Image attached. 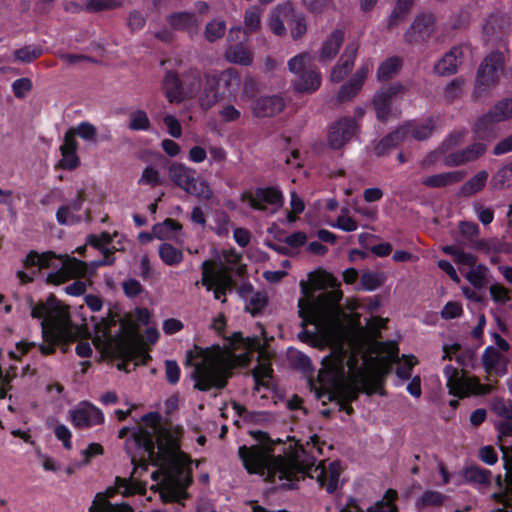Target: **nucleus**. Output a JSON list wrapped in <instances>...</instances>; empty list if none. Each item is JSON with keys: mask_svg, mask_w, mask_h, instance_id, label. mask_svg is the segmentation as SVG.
<instances>
[{"mask_svg": "<svg viewBox=\"0 0 512 512\" xmlns=\"http://www.w3.org/2000/svg\"><path fill=\"white\" fill-rule=\"evenodd\" d=\"M358 48V43H348L335 66L339 68L341 67L343 68V70H347L348 72H350L354 66V61L357 56Z\"/></svg>", "mask_w": 512, "mask_h": 512, "instance_id": "79ce46f5", "label": "nucleus"}, {"mask_svg": "<svg viewBox=\"0 0 512 512\" xmlns=\"http://www.w3.org/2000/svg\"><path fill=\"white\" fill-rule=\"evenodd\" d=\"M486 145L481 142H475L466 148L462 149L464 153V157L468 162H472L477 160L479 157H481L486 152Z\"/></svg>", "mask_w": 512, "mask_h": 512, "instance_id": "338daca9", "label": "nucleus"}, {"mask_svg": "<svg viewBox=\"0 0 512 512\" xmlns=\"http://www.w3.org/2000/svg\"><path fill=\"white\" fill-rule=\"evenodd\" d=\"M226 31V23L224 20L214 19L206 24L205 38L209 42H215L222 38Z\"/></svg>", "mask_w": 512, "mask_h": 512, "instance_id": "864d4df0", "label": "nucleus"}, {"mask_svg": "<svg viewBox=\"0 0 512 512\" xmlns=\"http://www.w3.org/2000/svg\"><path fill=\"white\" fill-rule=\"evenodd\" d=\"M464 177V171H450L428 176L422 183L429 188H443L461 182Z\"/></svg>", "mask_w": 512, "mask_h": 512, "instance_id": "393cba45", "label": "nucleus"}, {"mask_svg": "<svg viewBox=\"0 0 512 512\" xmlns=\"http://www.w3.org/2000/svg\"><path fill=\"white\" fill-rule=\"evenodd\" d=\"M150 126L149 117L144 110L138 109L130 113L129 129L133 131H148Z\"/></svg>", "mask_w": 512, "mask_h": 512, "instance_id": "49530a36", "label": "nucleus"}, {"mask_svg": "<svg viewBox=\"0 0 512 512\" xmlns=\"http://www.w3.org/2000/svg\"><path fill=\"white\" fill-rule=\"evenodd\" d=\"M494 120L502 122L512 117V99L504 98L497 102L493 109L490 110Z\"/></svg>", "mask_w": 512, "mask_h": 512, "instance_id": "603ef678", "label": "nucleus"}, {"mask_svg": "<svg viewBox=\"0 0 512 512\" xmlns=\"http://www.w3.org/2000/svg\"><path fill=\"white\" fill-rule=\"evenodd\" d=\"M169 25L175 30H187L194 26L196 19L192 12H176L167 19Z\"/></svg>", "mask_w": 512, "mask_h": 512, "instance_id": "ea45409f", "label": "nucleus"}, {"mask_svg": "<svg viewBox=\"0 0 512 512\" xmlns=\"http://www.w3.org/2000/svg\"><path fill=\"white\" fill-rule=\"evenodd\" d=\"M185 98L195 97L202 86V75L198 69H190L183 76Z\"/></svg>", "mask_w": 512, "mask_h": 512, "instance_id": "f704fd0d", "label": "nucleus"}, {"mask_svg": "<svg viewBox=\"0 0 512 512\" xmlns=\"http://www.w3.org/2000/svg\"><path fill=\"white\" fill-rule=\"evenodd\" d=\"M463 477L466 483L489 486L492 473L490 470L478 465H469L463 469Z\"/></svg>", "mask_w": 512, "mask_h": 512, "instance_id": "cd10ccee", "label": "nucleus"}, {"mask_svg": "<svg viewBox=\"0 0 512 512\" xmlns=\"http://www.w3.org/2000/svg\"><path fill=\"white\" fill-rule=\"evenodd\" d=\"M507 25V19L504 14L499 12L491 13L483 24V31L490 37L496 33L502 32Z\"/></svg>", "mask_w": 512, "mask_h": 512, "instance_id": "58836bf2", "label": "nucleus"}, {"mask_svg": "<svg viewBox=\"0 0 512 512\" xmlns=\"http://www.w3.org/2000/svg\"><path fill=\"white\" fill-rule=\"evenodd\" d=\"M464 46H454L435 64L434 71L440 76H449L457 72L464 59Z\"/></svg>", "mask_w": 512, "mask_h": 512, "instance_id": "aec40b11", "label": "nucleus"}, {"mask_svg": "<svg viewBox=\"0 0 512 512\" xmlns=\"http://www.w3.org/2000/svg\"><path fill=\"white\" fill-rule=\"evenodd\" d=\"M268 305V296L265 292H256L246 304L245 310L252 316H258L262 313L263 309Z\"/></svg>", "mask_w": 512, "mask_h": 512, "instance_id": "de8ad7c7", "label": "nucleus"}, {"mask_svg": "<svg viewBox=\"0 0 512 512\" xmlns=\"http://www.w3.org/2000/svg\"><path fill=\"white\" fill-rule=\"evenodd\" d=\"M368 74V66L362 65L352 75L348 82L344 83L338 93L337 100L341 103L350 101L362 89Z\"/></svg>", "mask_w": 512, "mask_h": 512, "instance_id": "412c9836", "label": "nucleus"}, {"mask_svg": "<svg viewBox=\"0 0 512 512\" xmlns=\"http://www.w3.org/2000/svg\"><path fill=\"white\" fill-rule=\"evenodd\" d=\"M290 14H293V4L291 2H286L276 7L269 23L270 29L275 35L281 36L285 33L284 20L288 21Z\"/></svg>", "mask_w": 512, "mask_h": 512, "instance_id": "a878e982", "label": "nucleus"}, {"mask_svg": "<svg viewBox=\"0 0 512 512\" xmlns=\"http://www.w3.org/2000/svg\"><path fill=\"white\" fill-rule=\"evenodd\" d=\"M225 59L234 64L249 66L253 62V55L244 43L229 45L225 50Z\"/></svg>", "mask_w": 512, "mask_h": 512, "instance_id": "bb28decb", "label": "nucleus"}, {"mask_svg": "<svg viewBox=\"0 0 512 512\" xmlns=\"http://www.w3.org/2000/svg\"><path fill=\"white\" fill-rule=\"evenodd\" d=\"M62 263L65 266L68 274L71 275V279L82 278L88 274V264L83 260L66 256Z\"/></svg>", "mask_w": 512, "mask_h": 512, "instance_id": "a19ab883", "label": "nucleus"}, {"mask_svg": "<svg viewBox=\"0 0 512 512\" xmlns=\"http://www.w3.org/2000/svg\"><path fill=\"white\" fill-rule=\"evenodd\" d=\"M70 421L77 428H90L104 422L103 412L93 404L82 402L70 412Z\"/></svg>", "mask_w": 512, "mask_h": 512, "instance_id": "dca6fc26", "label": "nucleus"}, {"mask_svg": "<svg viewBox=\"0 0 512 512\" xmlns=\"http://www.w3.org/2000/svg\"><path fill=\"white\" fill-rule=\"evenodd\" d=\"M505 474V489L499 492H494L491 497L505 508H512V464L504 462Z\"/></svg>", "mask_w": 512, "mask_h": 512, "instance_id": "c756f323", "label": "nucleus"}, {"mask_svg": "<svg viewBox=\"0 0 512 512\" xmlns=\"http://www.w3.org/2000/svg\"><path fill=\"white\" fill-rule=\"evenodd\" d=\"M183 430L180 426L159 428L157 433H153L144 427H137L132 431V438L135 446L142 452L143 459L138 464L135 457H131V462L135 469L142 467L147 469L148 463L153 466H159L163 462L171 459L180 449V438Z\"/></svg>", "mask_w": 512, "mask_h": 512, "instance_id": "7ed1b4c3", "label": "nucleus"}, {"mask_svg": "<svg viewBox=\"0 0 512 512\" xmlns=\"http://www.w3.org/2000/svg\"><path fill=\"white\" fill-rule=\"evenodd\" d=\"M56 220L60 225H72L80 222L81 216L74 214L70 206L62 205L56 211Z\"/></svg>", "mask_w": 512, "mask_h": 512, "instance_id": "13d9d810", "label": "nucleus"}, {"mask_svg": "<svg viewBox=\"0 0 512 512\" xmlns=\"http://www.w3.org/2000/svg\"><path fill=\"white\" fill-rule=\"evenodd\" d=\"M62 158L59 160L57 167L72 171L80 165V158L76 151H64L60 150Z\"/></svg>", "mask_w": 512, "mask_h": 512, "instance_id": "4d7b16f0", "label": "nucleus"}, {"mask_svg": "<svg viewBox=\"0 0 512 512\" xmlns=\"http://www.w3.org/2000/svg\"><path fill=\"white\" fill-rule=\"evenodd\" d=\"M43 54V49L36 45H26L14 51V57L17 61L23 63H32L40 58Z\"/></svg>", "mask_w": 512, "mask_h": 512, "instance_id": "37998d69", "label": "nucleus"}, {"mask_svg": "<svg viewBox=\"0 0 512 512\" xmlns=\"http://www.w3.org/2000/svg\"><path fill=\"white\" fill-rule=\"evenodd\" d=\"M502 355L499 350L494 346H488L485 348L482 355V362L487 372L495 371L501 361Z\"/></svg>", "mask_w": 512, "mask_h": 512, "instance_id": "8fccbe9b", "label": "nucleus"}, {"mask_svg": "<svg viewBox=\"0 0 512 512\" xmlns=\"http://www.w3.org/2000/svg\"><path fill=\"white\" fill-rule=\"evenodd\" d=\"M496 123L498 121L494 120L492 113L489 111L476 120L473 131L479 138H488L493 134Z\"/></svg>", "mask_w": 512, "mask_h": 512, "instance_id": "e433bc0d", "label": "nucleus"}, {"mask_svg": "<svg viewBox=\"0 0 512 512\" xmlns=\"http://www.w3.org/2000/svg\"><path fill=\"white\" fill-rule=\"evenodd\" d=\"M120 6V0H85L84 10L90 13H98L113 10Z\"/></svg>", "mask_w": 512, "mask_h": 512, "instance_id": "09e8293b", "label": "nucleus"}, {"mask_svg": "<svg viewBox=\"0 0 512 512\" xmlns=\"http://www.w3.org/2000/svg\"><path fill=\"white\" fill-rule=\"evenodd\" d=\"M43 343L38 345L42 355H52L56 352L59 345H65L73 342L76 335L68 328L55 319H44L41 321Z\"/></svg>", "mask_w": 512, "mask_h": 512, "instance_id": "9b49d317", "label": "nucleus"}, {"mask_svg": "<svg viewBox=\"0 0 512 512\" xmlns=\"http://www.w3.org/2000/svg\"><path fill=\"white\" fill-rule=\"evenodd\" d=\"M194 351L187 352V362L192 358H203L202 362L195 364L192 373L194 388L199 391H210L211 389H223L232 376V370L235 366L231 358L211 357L209 349L194 346Z\"/></svg>", "mask_w": 512, "mask_h": 512, "instance_id": "20e7f679", "label": "nucleus"}, {"mask_svg": "<svg viewBox=\"0 0 512 512\" xmlns=\"http://www.w3.org/2000/svg\"><path fill=\"white\" fill-rule=\"evenodd\" d=\"M285 108L284 99L279 95L262 96L251 104L252 114L256 118L273 117Z\"/></svg>", "mask_w": 512, "mask_h": 512, "instance_id": "f3484780", "label": "nucleus"}, {"mask_svg": "<svg viewBox=\"0 0 512 512\" xmlns=\"http://www.w3.org/2000/svg\"><path fill=\"white\" fill-rule=\"evenodd\" d=\"M401 126H408V136H411L412 138L418 141L428 139L435 128L434 120L431 117L425 119L422 122H406Z\"/></svg>", "mask_w": 512, "mask_h": 512, "instance_id": "c85d7f7f", "label": "nucleus"}, {"mask_svg": "<svg viewBox=\"0 0 512 512\" xmlns=\"http://www.w3.org/2000/svg\"><path fill=\"white\" fill-rule=\"evenodd\" d=\"M484 270L485 267L480 264L476 268L472 267L466 274V279L476 289H481L485 286L486 276Z\"/></svg>", "mask_w": 512, "mask_h": 512, "instance_id": "bf43d9fd", "label": "nucleus"}, {"mask_svg": "<svg viewBox=\"0 0 512 512\" xmlns=\"http://www.w3.org/2000/svg\"><path fill=\"white\" fill-rule=\"evenodd\" d=\"M403 89L404 87L400 83H393L375 93L372 104L379 121L384 123L389 119L392 100L402 93Z\"/></svg>", "mask_w": 512, "mask_h": 512, "instance_id": "2eb2a0df", "label": "nucleus"}, {"mask_svg": "<svg viewBox=\"0 0 512 512\" xmlns=\"http://www.w3.org/2000/svg\"><path fill=\"white\" fill-rule=\"evenodd\" d=\"M446 378V386L450 395L458 398H465L472 394H480L482 385L479 379L471 376L464 369L459 370L453 365H446L443 369Z\"/></svg>", "mask_w": 512, "mask_h": 512, "instance_id": "9d476101", "label": "nucleus"}, {"mask_svg": "<svg viewBox=\"0 0 512 512\" xmlns=\"http://www.w3.org/2000/svg\"><path fill=\"white\" fill-rule=\"evenodd\" d=\"M495 189H503L512 186V162L500 168L491 180Z\"/></svg>", "mask_w": 512, "mask_h": 512, "instance_id": "a18cd8bd", "label": "nucleus"}, {"mask_svg": "<svg viewBox=\"0 0 512 512\" xmlns=\"http://www.w3.org/2000/svg\"><path fill=\"white\" fill-rule=\"evenodd\" d=\"M245 29L251 34L259 30L261 25L260 9L256 6L245 11L244 14Z\"/></svg>", "mask_w": 512, "mask_h": 512, "instance_id": "5fc2aeb1", "label": "nucleus"}, {"mask_svg": "<svg viewBox=\"0 0 512 512\" xmlns=\"http://www.w3.org/2000/svg\"><path fill=\"white\" fill-rule=\"evenodd\" d=\"M359 124L355 118L342 117L331 125L328 132V144L333 150L343 148L359 131Z\"/></svg>", "mask_w": 512, "mask_h": 512, "instance_id": "ddd939ff", "label": "nucleus"}, {"mask_svg": "<svg viewBox=\"0 0 512 512\" xmlns=\"http://www.w3.org/2000/svg\"><path fill=\"white\" fill-rule=\"evenodd\" d=\"M242 202H248L249 206L256 211H265V204L281 207L283 205V194L276 187H258L255 193L245 191L240 197Z\"/></svg>", "mask_w": 512, "mask_h": 512, "instance_id": "f8f14e48", "label": "nucleus"}, {"mask_svg": "<svg viewBox=\"0 0 512 512\" xmlns=\"http://www.w3.org/2000/svg\"><path fill=\"white\" fill-rule=\"evenodd\" d=\"M313 57L310 53H300L288 61L290 72L296 75L294 88L300 93L315 92L321 85V74L318 68L312 64Z\"/></svg>", "mask_w": 512, "mask_h": 512, "instance_id": "0eeeda50", "label": "nucleus"}, {"mask_svg": "<svg viewBox=\"0 0 512 512\" xmlns=\"http://www.w3.org/2000/svg\"><path fill=\"white\" fill-rule=\"evenodd\" d=\"M440 314L445 320L456 319L463 314V308L461 303L457 301H449L444 305Z\"/></svg>", "mask_w": 512, "mask_h": 512, "instance_id": "0e129e2a", "label": "nucleus"}, {"mask_svg": "<svg viewBox=\"0 0 512 512\" xmlns=\"http://www.w3.org/2000/svg\"><path fill=\"white\" fill-rule=\"evenodd\" d=\"M181 376V369L178 363L175 360H166L165 361V377L166 381L175 385L179 382Z\"/></svg>", "mask_w": 512, "mask_h": 512, "instance_id": "69168bd1", "label": "nucleus"}, {"mask_svg": "<svg viewBox=\"0 0 512 512\" xmlns=\"http://www.w3.org/2000/svg\"><path fill=\"white\" fill-rule=\"evenodd\" d=\"M138 492V487L131 480L116 477L115 486L107 488L104 493H97L91 506H96L97 512H134L127 503L112 504L109 499L117 493L128 497Z\"/></svg>", "mask_w": 512, "mask_h": 512, "instance_id": "6e6552de", "label": "nucleus"}, {"mask_svg": "<svg viewBox=\"0 0 512 512\" xmlns=\"http://www.w3.org/2000/svg\"><path fill=\"white\" fill-rule=\"evenodd\" d=\"M435 30V17L431 13L418 14L404 33L409 44L421 43L430 38Z\"/></svg>", "mask_w": 512, "mask_h": 512, "instance_id": "4468645a", "label": "nucleus"}, {"mask_svg": "<svg viewBox=\"0 0 512 512\" xmlns=\"http://www.w3.org/2000/svg\"><path fill=\"white\" fill-rule=\"evenodd\" d=\"M382 278L379 273L365 272L361 276V288L364 291H374L382 285Z\"/></svg>", "mask_w": 512, "mask_h": 512, "instance_id": "052dcab7", "label": "nucleus"}, {"mask_svg": "<svg viewBox=\"0 0 512 512\" xmlns=\"http://www.w3.org/2000/svg\"><path fill=\"white\" fill-rule=\"evenodd\" d=\"M31 317L36 319H53L51 312L57 307V299L53 294H50L46 302L39 301L34 303L33 299L30 298Z\"/></svg>", "mask_w": 512, "mask_h": 512, "instance_id": "473e14b6", "label": "nucleus"}, {"mask_svg": "<svg viewBox=\"0 0 512 512\" xmlns=\"http://www.w3.org/2000/svg\"><path fill=\"white\" fill-rule=\"evenodd\" d=\"M408 126H399L381 138L374 146V154L383 157L398 147L408 137Z\"/></svg>", "mask_w": 512, "mask_h": 512, "instance_id": "4be33fe9", "label": "nucleus"}, {"mask_svg": "<svg viewBox=\"0 0 512 512\" xmlns=\"http://www.w3.org/2000/svg\"><path fill=\"white\" fill-rule=\"evenodd\" d=\"M253 437L261 444L251 446L241 445L238 448V456L243 467L248 474H257L264 477L266 482H280V487L286 490L298 488V483L306 476H311L314 470L319 474L317 481L321 487H325L327 493L332 494L338 488L340 477V466L337 461L329 465V475H326V468L323 463L316 465L317 458L309 451L315 449L322 455V445L317 434L309 437L306 444L297 441L294 445H289L283 451V454L274 455L273 448L269 444L271 441L268 433L264 431H255Z\"/></svg>", "mask_w": 512, "mask_h": 512, "instance_id": "f257e3e1", "label": "nucleus"}, {"mask_svg": "<svg viewBox=\"0 0 512 512\" xmlns=\"http://www.w3.org/2000/svg\"><path fill=\"white\" fill-rule=\"evenodd\" d=\"M167 174L173 185L187 194L205 201L213 198L209 182L205 179L199 180L194 168L181 162H170L167 166Z\"/></svg>", "mask_w": 512, "mask_h": 512, "instance_id": "423d86ee", "label": "nucleus"}, {"mask_svg": "<svg viewBox=\"0 0 512 512\" xmlns=\"http://www.w3.org/2000/svg\"><path fill=\"white\" fill-rule=\"evenodd\" d=\"M215 85L216 87H222L229 94H233L241 85L240 73L234 68H228L220 74Z\"/></svg>", "mask_w": 512, "mask_h": 512, "instance_id": "72a5a7b5", "label": "nucleus"}, {"mask_svg": "<svg viewBox=\"0 0 512 512\" xmlns=\"http://www.w3.org/2000/svg\"><path fill=\"white\" fill-rule=\"evenodd\" d=\"M403 66V59L399 56H391L384 60L377 69V80L388 81L396 76Z\"/></svg>", "mask_w": 512, "mask_h": 512, "instance_id": "7c9ffc66", "label": "nucleus"}, {"mask_svg": "<svg viewBox=\"0 0 512 512\" xmlns=\"http://www.w3.org/2000/svg\"><path fill=\"white\" fill-rule=\"evenodd\" d=\"M162 86L170 103H180L185 99L183 82L175 71L169 70L165 73Z\"/></svg>", "mask_w": 512, "mask_h": 512, "instance_id": "b1692460", "label": "nucleus"}, {"mask_svg": "<svg viewBox=\"0 0 512 512\" xmlns=\"http://www.w3.org/2000/svg\"><path fill=\"white\" fill-rule=\"evenodd\" d=\"M342 297L343 293L339 287L331 288V290H324V292L320 293L317 297L314 296L316 315L314 321L307 322V325H314L317 330L320 324L322 311L339 306Z\"/></svg>", "mask_w": 512, "mask_h": 512, "instance_id": "6ab92c4d", "label": "nucleus"}, {"mask_svg": "<svg viewBox=\"0 0 512 512\" xmlns=\"http://www.w3.org/2000/svg\"><path fill=\"white\" fill-rule=\"evenodd\" d=\"M159 257L168 266H176L183 261V253L170 243L159 246Z\"/></svg>", "mask_w": 512, "mask_h": 512, "instance_id": "4c0bfd02", "label": "nucleus"}, {"mask_svg": "<svg viewBox=\"0 0 512 512\" xmlns=\"http://www.w3.org/2000/svg\"><path fill=\"white\" fill-rule=\"evenodd\" d=\"M488 177L489 174L486 170L479 171L461 186L459 195L462 197H470L482 191L486 186Z\"/></svg>", "mask_w": 512, "mask_h": 512, "instance_id": "2f4dec72", "label": "nucleus"}, {"mask_svg": "<svg viewBox=\"0 0 512 512\" xmlns=\"http://www.w3.org/2000/svg\"><path fill=\"white\" fill-rule=\"evenodd\" d=\"M302 298L298 300V315L302 318V326L307 322H313L316 315V304L314 302L315 292L327 288L339 287L337 278L330 272L318 268L308 274V280H301L300 283Z\"/></svg>", "mask_w": 512, "mask_h": 512, "instance_id": "39448f33", "label": "nucleus"}, {"mask_svg": "<svg viewBox=\"0 0 512 512\" xmlns=\"http://www.w3.org/2000/svg\"><path fill=\"white\" fill-rule=\"evenodd\" d=\"M504 66L505 56L499 50L492 51L484 58L478 68L476 76L474 93L477 97L499 82L500 76L504 71Z\"/></svg>", "mask_w": 512, "mask_h": 512, "instance_id": "1a4fd4ad", "label": "nucleus"}, {"mask_svg": "<svg viewBox=\"0 0 512 512\" xmlns=\"http://www.w3.org/2000/svg\"><path fill=\"white\" fill-rule=\"evenodd\" d=\"M221 99L218 88L215 82H208V85L204 88L203 93L199 97L200 106L208 110L214 106Z\"/></svg>", "mask_w": 512, "mask_h": 512, "instance_id": "c03bdc74", "label": "nucleus"}, {"mask_svg": "<svg viewBox=\"0 0 512 512\" xmlns=\"http://www.w3.org/2000/svg\"><path fill=\"white\" fill-rule=\"evenodd\" d=\"M445 501V495L434 490H426L417 500L418 508H426L431 506H441Z\"/></svg>", "mask_w": 512, "mask_h": 512, "instance_id": "3c124183", "label": "nucleus"}, {"mask_svg": "<svg viewBox=\"0 0 512 512\" xmlns=\"http://www.w3.org/2000/svg\"><path fill=\"white\" fill-rule=\"evenodd\" d=\"M293 23L291 26V35L294 39L301 38L307 31L306 20L303 15L290 14V19Z\"/></svg>", "mask_w": 512, "mask_h": 512, "instance_id": "e2e57ef3", "label": "nucleus"}, {"mask_svg": "<svg viewBox=\"0 0 512 512\" xmlns=\"http://www.w3.org/2000/svg\"><path fill=\"white\" fill-rule=\"evenodd\" d=\"M319 388L310 381L311 389H315L318 399L327 397L329 401L346 400L357 401L360 393L371 395L373 391L368 388L367 379L362 369L347 379L345 377L344 358L330 355L323 359L322 368L317 375Z\"/></svg>", "mask_w": 512, "mask_h": 512, "instance_id": "f03ea898", "label": "nucleus"}, {"mask_svg": "<svg viewBox=\"0 0 512 512\" xmlns=\"http://www.w3.org/2000/svg\"><path fill=\"white\" fill-rule=\"evenodd\" d=\"M202 277L200 283L206 288L207 291H212L214 286L223 287V290L227 291L231 285V278L228 275L220 274L215 271V262L207 259L202 262L201 265ZM199 281L196 282V285Z\"/></svg>", "mask_w": 512, "mask_h": 512, "instance_id": "a211bd4d", "label": "nucleus"}, {"mask_svg": "<svg viewBox=\"0 0 512 512\" xmlns=\"http://www.w3.org/2000/svg\"><path fill=\"white\" fill-rule=\"evenodd\" d=\"M397 497L398 493L396 490L388 489L382 500L369 506L367 512H398V508L395 504Z\"/></svg>", "mask_w": 512, "mask_h": 512, "instance_id": "c9c22d12", "label": "nucleus"}, {"mask_svg": "<svg viewBox=\"0 0 512 512\" xmlns=\"http://www.w3.org/2000/svg\"><path fill=\"white\" fill-rule=\"evenodd\" d=\"M139 185H150L151 187L161 186L163 181L159 171L153 166H146L138 180Z\"/></svg>", "mask_w": 512, "mask_h": 512, "instance_id": "6e6d98bb", "label": "nucleus"}, {"mask_svg": "<svg viewBox=\"0 0 512 512\" xmlns=\"http://www.w3.org/2000/svg\"><path fill=\"white\" fill-rule=\"evenodd\" d=\"M345 38V33L342 29H335L323 41L318 55L320 63H328L332 61L339 52Z\"/></svg>", "mask_w": 512, "mask_h": 512, "instance_id": "5701e85b", "label": "nucleus"}, {"mask_svg": "<svg viewBox=\"0 0 512 512\" xmlns=\"http://www.w3.org/2000/svg\"><path fill=\"white\" fill-rule=\"evenodd\" d=\"M75 133V136H79L85 141H95L97 130L94 125L87 121L80 122L77 127L70 128Z\"/></svg>", "mask_w": 512, "mask_h": 512, "instance_id": "680f3d73", "label": "nucleus"}, {"mask_svg": "<svg viewBox=\"0 0 512 512\" xmlns=\"http://www.w3.org/2000/svg\"><path fill=\"white\" fill-rule=\"evenodd\" d=\"M493 411L504 419L512 420V400L505 401L502 398L495 400Z\"/></svg>", "mask_w": 512, "mask_h": 512, "instance_id": "774afa93", "label": "nucleus"}]
</instances>
